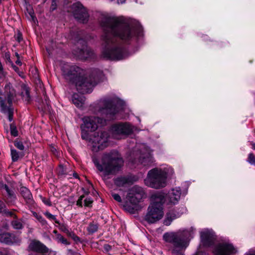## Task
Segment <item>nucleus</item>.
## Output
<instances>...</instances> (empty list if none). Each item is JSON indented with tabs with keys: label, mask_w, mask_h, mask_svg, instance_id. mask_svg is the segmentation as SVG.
Returning a JSON list of instances; mask_svg holds the SVG:
<instances>
[{
	"label": "nucleus",
	"mask_w": 255,
	"mask_h": 255,
	"mask_svg": "<svg viewBox=\"0 0 255 255\" xmlns=\"http://www.w3.org/2000/svg\"><path fill=\"white\" fill-rule=\"evenodd\" d=\"M139 156L137 160L134 159V163L139 162L143 166H148L153 162L151 151L145 144H141L140 146Z\"/></svg>",
	"instance_id": "nucleus-13"
},
{
	"label": "nucleus",
	"mask_w": 255,
	"mask_h": 255,
	"mask_svg": "<svg viewBox=\"0 0 255 255\" xmlns=\"http://www.w3.org/2000/svg\"><path fill=\"white\" fill-rule=\"evenodd\" d=\"M1 188L5 190L6 191L8 196L7 199L8 200V202H11L15 198L13 192L10 190L6 185L2 184L1 186Z\"/></svg>",
	"instance_id": "nucleus-22"
},
{
	"label": "nucleus",
	"mask_w": 255,
	"mask_h": 255,
	"mask_svg": "<svg viewBox=\"0 0 255 255\" xmlns=\"http://www.w3.org/2000/svg\"><path fill=\"white\" fill-rule=\"evenodd\" d=\"M195 229L193 227L181 229L177 232L165 233L163 238L169 244V250L174 255H184L183 251L188 245L189 240L193 238Z\"/></svg>",
	"instance_id": "nucleus-5"
},
{
	"label": "nucleus",
	"mask_w": 255,
	"mask_h": 255,
	"mask_svg": "<svg viewBox=\"0 0 255 255\" xmlns=\"http://www.w3.org/2000/svg\"><path fill=\"white\" fill-rule=\"evenodd\" d=\"M164 199L163 203L168 205H175L177 204L180 199L181 192L180 187L172 189L167 194L164 192Z\"/></svg>",
	"instance_id": "nucleus-14"
},
{
	"label": "nucleus",
	"mask_w": 255,
	"mask_h": 255,
	"mask_svg": "<svg viewBox=\"0 0 255 255\" xmlns=\"http://www.w3.org/2000/svg\"><path fill=\"white\" fill-rule=\"evenodd\" d=\"M98 230V226L96 224L91 223L88 227V231L90 233H94Z\"/></svg>",
	"instance_id": "nucleus-29"
},
{
	"label": "nucleus",
	"mask_w": 255,
	"mask_h": 255,
	"mask_svg": "<svg viewBox=\"0 0 255 255\" xmlns=\"http://www.w3.org/2000/svg\"><path fill=\"white\" fill-rule=\"evenodd\" d=\"M125 103L115 95L107 96L99 101L98 112L106 119L95 116H86L83 118L81 125V137L88 140L91 144L92 150L98 152L108 146V133L106 131L97 132L89 137L88 131H94L98 127L106 124L107 120L116 118V115L124 109Z\"/></svg>",
	"instance_id": "nucleus-2"
},
{
	"label": "nucleus",
	"mask_w": 255,
	"mask_h": 255,
	"mask_svg": "<svg viewBox=\"0 0 255 255\" xmlns=\"http://www.w3.org/2000/svg\"><path fill=\"white\" fill-rule=\"evenodd\" d=\"M67 234L68 236L72 238L75 241L77 242L80 241L79 238L75 235L73 232H68Z\"/></svg>",
	"instance_id": "nucleus-37"
},
{
	"label": "nucleus",
	"mask_w": 255,
	"mask_h": 255,
	"mask_svg": "<svg viewBox=\"0 0 255 255\" xmlns=\"http://www.w3.org/2000/svg\"><path fill=\"white\" fill-rule=\"evenodd\" d=\"M164 194L162 191L153 193L150 197L149 205L145 220L150 223H154L162 218L164 215L163 202Z\"/></svg>",
	"instance_id": "nucleus-6"
},
{
	"label": "nucleus",
	"mask_w": 255,
	"mask_h": 255,
	"mask_svg": "<svg viewBox=\"0 0 255 255\" xmlns=\"http://www.w3.org/2000/svg\"><path fill=\"white\" fill-rule=\"evenodd\" d=\"M93 55V51L87 46L84 47L83 49L79 50V53H77L78 57L82 59L92 58Z\"/></svg>",
	"instance_id": "nucleus-17"
},
{
	"label": "nucleus",
	"mask_w": 255,
	"mask_h": 255,
	"mask_svg": "<svg viewBox=\"0 0 255 255\" xmlns=\"http://www.w3.org/2000/svg\"><path fill=\"white\" fill-rule=\"evenodd\" d=\"M84 206L86 207H91L93 203V200L89 197H87L84 199Z\"/></svg>",
	"instance_id": "nucleus-33"
},
{
	"label": "nucleus",
	"mask_w": 255,
	"mask_h": 255,
	"mask_svg": "<svg viewBox=\"0 0 255 255\" xmlns=\"http://www.w3.org/2000/svg\"><path fill=\"white\" fill-rule=\"evenodd\" d=\"M173 172V169L166 167L163 168H155L149 170L144 180L145 184L151 188L159 189L166 185V179Z\"/></svg>",
	"instance_id": "nucleus-7"
},
{
	"label": "nucleus",
	"mask_w": 255,
	"mask_h": 255,
	"mask_svg": "<svg viewBox=\"0 0 255 255\" xmlns=\"http://www.w3.org/2000/svg\"><path fill=\"white\" fill-rule=\"evenodd\" d=\"M104 249H105L107 251H110V250H111V246H110V245L106 244V245H105L104 246Z\"/></svg>",
	"instance_id": "nucleus-46"
},
{
	"label": "nucleus",
	"mask_w": 255,
	"mask_h": 255,
	"mask_svg": "<svg viewBox=\"0 0 255 255\" xmlns=\"http://www.w3.org/2000/svg\"><path fill=\"white\" fill-rule=\"evenodd\" d=\"M44 215L49 220H53L57 224H59V221L57 220L56 216L48 212H46L44 213Z\"/></svg>",
	"instance_id": "nucleus-30"
},
{
	"label": "nucleus",
	"mask_w": 255,
	"mask_h": 255,
	"mask_svg": "<svg viewBox=\"0 0 255 255\" xmlns=\"http://www.w3.org/2000/svg\"><path fill=\"white\" fill-rule=\"evenodd\" d=\"M200 238L202 243L206 246H211L216 240L214 232L212 230L207 229L200 232Z\"/></svg>",
	"instance_id": "nucleus-15"
},
{
	"label": "nucleus",
	"mask_w": 255,
	"mask_h": 255,
	"mask_svg": "<svg viewBox=\"0 0 255 255\" xmlns=\"http://www.w3.org/2000/svg\"><path fill=\"white\" fill-rule=\"evenodd\" d=\"M4 58L6 61V62L12 64V62L10 59V54L9 52H5L4 54Z\"/></svg>",
	"instance_id": "nucleus-35"
},
{
	"label": "nucleus",
	"mask_w": 255,
	"mask_h": 255,
	"mask_svg": "<svg viewBox=\"0 0 255 255\" xmlns=\"http://www.w3.org/2000/svg\"><path fill=\"white\" fill-rule=\"evenodd\" d=\"M10 237L9 238V240L11 243H10L9 245H18L20 243L21 239L19 236L12 233H10Z\"/></svg>",
	"instance_id": "nucleus-26"
},
{
	"label": "nucleus",
	"mask_w": 255,
	"mask_h": 255,
	"mask_svg": "<svg viewBox=\"0 0 255 255\" xmlns=\"http://www.w3.org/2000/svg\"><path fill=\"white\" fill-rule=\"evenodd\" d=\"M21 96L23 100L26 102H29L30 100L29 90L27 88L24 87L22 88L21 93Z\"/></svg>",
	"instance_id": "nucleus-27"
},
{
	"label": "nucleus",
	"mask_w": 255,
	"mask_h": 255,
	"mask_svg": "<svg viewBox=\"0 0 255 255\" xmlns=\"http://www.w3.org/2000/svg\"><path fill=\"white\" fill-rule=\"evenodd\" d=\"M28 249L38 253H45L48 252L47 248L39 242H32L29 244Z\"/></svg>",
	"instance_id": "nucleus-16"
},
{
	"label": "nucleus",
	"mask_w": 255,
	"mask_h": 255,
	"mask_svg": "<svg viewBox=\"0 0 255 255\" xmlns=\"http://www.w3.org/2000/svg\"><path fill=\"white\" fill-rule=\"evenodd\" d=\"M40 198L42 201L46 205L48 206H51L52 205L51 201L48 198H46L45 197H43L42 196L40 197Z\"/></svg>",
	"instance_id": "nucleus-36"
},
{
	"label": "nucleus",
	"mask_w": 255,
	"mask_h": 255,
	"mask_svg": "<svg viewBox=\"0 0 255 255\" xmlns=\"http://www.w3.org/2000/svg\"><path fill=\"white\" fill-rule=\"evenodd\" d=\"M131 126L128 123H119L114 125L111 129L112 136L114 138L121 139L132 132Z\"/></svg>",
	"instance_id": "nucleus-12"
},
{
	"label": "nucleus",
	"mask_w": 255,
	"mask_h": 255,
	"mask_svg": "<svg viewBox=\"0 0 255 255\" xmlns=\"http://www.w3.org/2000/svg\"><path fill=\"white\" fill-rule=\"evenodd\" d=\"M8 226L7 225H5V226H4V229H8Z\"/></svg>",
	"instance_id": "nucleus-54"
},
{
	"label": "nucleus",
	"mask_w": 255,
	"mask_h": 255,
	"mask_svg": "<svg viewBox=\"0 0 255 255\" xmlns=\"http://www.w3.org/2000/svg\"><path fill=\"white\" fill-rule=\"evenodd\" d=\"M20 192L26 202L31 203L32 202V196L28 189L25 187H21L20 188Z\"/></svg>",
	"instance_id": "nucleus-18"
},
{
	"label": "nucleus",
	"mask_w": 255,
	"mask_h": 255,
	"mask_svg": "<svg viewBox=\"0 0 255 255\" xmlns=\"http://www.w3.org/2000/svg\"><path fill=\"white\" fill-rule=\"evenodd\" d=\"M56 239L58 242L61 243L62 244L64 245L69 244V243L67 241V240L60 234L57 235Z\"/></svg>",
	"instance_id": "nucleus-31"
},
{
	"label": "nucleus",
	"mask_w": 255,
	"mask_h": 255,
	"mask_svg": "<svg viewBox=\"0 0 255 255\" xmlns=\"http://www.w3.org/2000/svg\"><path fill=\"white\" fill-rule=\"evenodd\" d=\"M53 232L55 233V234H56L57 233V231L56 230L54 231Z\"/></svg>",
	"instance_id": "nucleus-58"
},
{
	"label": "nucleus",
	"mask_w": 255,
	"mask_h": 255,
	"mask_svg": "<svg viewBox=\"0 0 255 255\" xmlns=\"http://www.w3.org/2000/svg\"><path fill=\"white\" fill-rule=\"evenodd\" d=\"M62 71L65 78L75 83L77 90L83 94L90 93L98 83V76H91L89 79L83 77V70L75 65L64 64Z\"/></svg>",
	"instance_id": "nucleus-3"
},
{
	"label": "nucleus",
	"mask_w": 255,
	"mask_h": 255,
	"mask_svg": "<svg viewBox=\"0 0 255 255\" xmlns=\"http://www.w3.org/2000/svg\"><path fill=\"white\" fill-rule=\"evenodd\" d=\"M14 145L19 149L22 150L24 148V146L23 145L22 143L21 142H16L14 143Z\"/></svg>",
	"instance_id": "nucleus-39"
},
{
	"label": "nucleus",
	"mask_w": 255,
	"mask_h": 255,
	"mask_svg": "<svg viewBox=\"0 0 255 255\" xmlns=\"http://www.w3.org/2000/svg\"><path fill=\"white\" fill-rule=\"evenodd\" d=\"M10 235L9 233H3L0 234V242L9 245L10 242L9 238Z\"/></svg>",
	"instance_id": "nucleus-25"
},
{
	"label": "nucleus",
	"mask_w": 255,
	"mask_h": 255,
	"mask_svg": "<svg viewBox=\"0 0 255 255\" xmlns=\"http://www.w3.org/2000/svg\"><path fill=\"white\" fill-rule=\"evenodd\" d=\"M112 197H113V198L116 201H117L119 202H121L122 199H121L120 196L119 194L113 193L112 194Z\"/></svg>",
	"instance_id": "nucleus-40"
},
{
	"label": "nucleus",
	"mask_w": 255,
	"mask_h": 255,
	"mask_svg": "<svg viewBox=\"0 0 255 255\" xmlns=\"http://www.w3.org/2000/svg\"><path fill=\"white\" fill-rule=\"evenodd\" d=\"M3 211V207L1 205H0V213L2 212Z\"/></svg>",
	"instance_id": "nucleus-50"
},
{
	"label": "nucleus",
	"mask_w": 255,
	"mask_h": 255,
	"mask_svg": "<svg viewBox=\"0 0 255 255\" xmlns=\"http://www.w3.org/2000/svg\"><path fill=\"white\" fill-rule=\"evenodd\" d=\"M24 154L22 152H18L15 149H11V156L13 162L17 161L19 159L22 158Z\"/></svg>",
	"instance_id": "nucleus-23"
},
{
	"label": "nucleus",
	"mask_w": 255,
	"mask_h": 255,
	"mask_svg": "<svg viewBox=\"0 0 255 255\" xmlns=\"http://www.w3.org/2000/svg\"><path fill=\"white\" fill-rule=\"evenodd\" d=\"M15 96V91L10 83L5 85L4 95L0 90V112L8 116L9 122L13 120L14 109L11 105Z\"/></svg>",
	"instance_id": "nucleus-8"
},
{
	"label": "nucleus",
	"mask_w": 255,
	"mask_h": 255,
	"mask_svg": "<svg viewBox=\"0 0 255 255\" xmlns=\"http://www.w3.org/2000/svg\"><path fill=\"white\" fill-rule=\"evenodd\" d=\"M119 3H123L125 2L126 0H117Z\"/></svg>",
	"instance_id": "nucleus-48"
},
{
	"label": "nucleus",
	"mask_w": 255,
	"mask_h": 255,
	"mask_svg": "<svg viewBox=\"0 0 255 255\" xmlns=\"http://www.w3.org/2000/svg\"><path fill=\"white\" fill-rule=\"evenodd\" d=\"M67 11L71 12L75 18L80 22L86 23L88 21L89 15L87 10L79 2L74 3Z\"/></svg>",
	"instance_id": "nucleus-10"
},
{
	"label": "nucleus",
	"mask_w": 255,
	"mask_h": 255,
	"mask_svg": "<svg viewBox=\"0 0 255 255\" xmlns=\"http://www.w3.org/2000/svg\"><path fill=\"white\" fill-rule=\"evenodd\" d=\"M252 148H253L254 149H255V143H253V144H252Z\"/></svg>",
	"instance_id": "nucleus-53"
},
{
	"label": "nucleus",
	"mask_w": 255,
	"mask_h": 255,
	"mask_svg": "<svg viewBox=\"0 0 255 255\" xmlns=\"http://www.w3.org/2000/svg\"><path fill=\"white\" fill-rule=\"evenodd\" d=\"M93 161L104 180L108 179L109 175L118 173L124 163L121 154L115 150L104 153L100 159H94Z\"/></svg>",
	"instance_id": "nucleus-4"
},
{
	"label": "nucleus",
	"mask_w": 255,
	"mask_h": 255,
	"mask_svg": "<svg viewBox=\"0 0 255 255\" xmlns=\"http://www.w3.org/2000/svg\"><path fill=\"white\" fill-rule=\"evenodd\" d=\"M84 198V195L81 196L78 199L77 202V205L82 207V203H83V200Z\"/></svg>",
	"instance_id": "nucleus-42"
},
{
	"label": "nucleus",
	"mask_w": 255,
	"mask_h": 255,
	"mask_svg": "<svg viewBox=\"0 0 255 255\" xmlns=\"http://www.w3.org/2000/svg\"><path fill=\"white\" fill-rule=\"evenodd\" d=\"M11 225L14 229L20 230L23 228V221L21 219L14 218L11 222Z\"/></svg>",
	"instance_id": "nucleus-21"
},
{
	"label": "nucleus",
	"mask_w": 255,
	"mask_h": 255,
	"mask_svg": "<svg viewBox=\"0 0 255 255\" xmlns=\"http://www.w3.org/2000/svg\"><path fill=\"white\" fill-rule=\"evenodd\" d=\"M4 214L7 216L12 217L13 218H16L17 216L16 215L12 212L9 211L8 210H4Z\"/></svg>",
	"instance_id": "nucleus-38"
},
{
	"label": "nucleus",
	"mask_w": 255,
	"mask_h": 255,
	"mask_svg": "<svg viewBox=\"0 0 255 255\" xmlns=\"http://www.w3.org/2000/svg\"><path fill=\"white\" fill-rule=\"evenodd\" d=\"M15 39L16 40L18 41V42H20L22 39V34L21 33H20L19 32H18L17 34L15 36Z\"/></svg>",
	"instance_id": "nucleus-43"
},
{
	"label": "nucleus",
	"mask_w": 255,
	"mask_h": 255,
	"mask_svg": "<svg viewBox=\"0 0 255 255\" xmlns=\"http://www.w3.org/2000/svg\"><path fill=\"white\" fill-rule=\"evenodd\" d=\"M58 172L59 174H61V175H64L66 173V171H65V168L63 165H61L59 166L58 169Z\"/></svg>",
	"instance_id": "nucleus-41"
},
{
	"label": "nucleus",
	"mask_w": 255,
	"mask_h": 255,
	"mask_svg": "<svg viewBox=\"0 0 255 255\" xmlns=\"http://www.w3.org/2000/svg\"><path fill=\"white\" fill-rule=\"evenodd\" d=\"M248 161L251 164L255 165V157L253 154L250 153L249 155Z\"/></svg>",
	"instance_id": "nucleus-34"
},
{
	"label": "nucleus",
	"mask_w": 255,
	"mask_h": 255,
	"mask_svg": "<svg viewBox=\"0 0 255 255\" xmlns=\"http://www.w3.org/2000/svg\"><path fill=\"white\" fill-rule=\"evenodd\" d=\"M15 63L20 66L22 65V63L20 60V58L17 59V60L15 61Z\"/></svg>",
	"instance_id": "nucleus-47"
},
{
	"label": "nucleus",
	"mask_w": 255,
	"mask_h": 255,
	"mask_svg": "<svg viewBox=\"0 0 255 255\" xmlns=\"http://www.w3.org/2000/svg\"><path fill=\"white\" fill-rule=\"evenodd\" d=\"M15 55L17 57V59H19L20 58L19 55L18 54L17 52H15Z\"/></svg>",
	"instance_id": "nucleus-49"
},
{
	"label": "nucleus",
	"mask_w": 255,
	"mask_h": 255,
	"mask_svg": "<svg viewBox=\"0 0 255 255\" xmlns=\"http://www.w3.org/2000/svg\"><path fill=\"white\" fill-rule=\"evenodd\" d=\"M73 176L75 178H78V174L76 173H73Z\"/></svg>",
	"instance_id": "nucleus-51"
},
{
	"label": "nucleus",
	"mask_w": 255,
	"mask_h": 255,
	"mask_svg": "<svg viewBox=\"0 0 255 255\" xmlns=\"http://www.w3.org/2000/svg\"><path fill=\"white\" fill-rule=\"evenodd\" d=\"M46 50H47V51L48 53H49V49H48V48H46Z\"/></svg>",
	"instance_id": "nucleus-57"
},
{
	"label": "nucleus",
	"mask_w": 255,
	"mask_h": 255,
	"mask_svg": "<svg viewBox=\"0 0 255 255\" xmlns=\"http://www.w3.org/2000/svg\"><path fill=\"white\" fill-rule=\"evenodd\" d=\"M72 101L73 103L77 107L81 108L82 107L85 101L84 97L78 94H74L72 96Z\"/></svg>",
	"instance_id": "nucleus-19"
},
{
	"label": "nucleus",
	"mask_w": 255,
	"mask_h": 255,
	"mask_svg": "<svg viewBox=\"0 0 255 255\" xmlns=\"http://www.w3.org/2000/svg\"><path fill=\"white\" fill-rule=\"evenodd\" d=\"M51 8L52 9V10H54V9H55V7H52Z\"/></svg>",
	"instance_id": "nucleus-59"
},
{
	"label": "nucleus",
	"mask_w": 255,
	"mask_h": 255,
	"mask_svg": "<svg viewBox=\"0 0 255 255\" xmlns=\"http://www.w3.org/2000/svg\"><path fill=\"white\" fill-rule=\"evenodd\" d=\"M10 128L11 134L14 136H17L18 132L15 126L13 124H11L10 126Z\"/></svg>",
	"instance_id": "nucleus-32"
},
{
	"label": "nucleus",
	"mask_w": 255,
	"mask_h": 255,
	"mask_svg": "<svg viewBox=\"0 0 255 255\" xmlns=\"http://www.w3.org/2000/svg\"><path fill=\"white\" fill-rule=\"evenodd\" d=\"M142 189L138 186H133L128 192L123 207L125 210L134 213L137 209V205L142 198L143 195Z\"/></svg>",
	"instance_id": "nucleus-9"
},
{
	"label": "nucleus",
	"mask_w": 255,
	"mask_h": 255,
	"mask_svg": "<svg viewBox=\"0 0 255 255\" xmlns=\"http://www.w3.org/2000/svg\"><path fill=\"white\" fill-rule=\"evenodd\" d=\"M33 215L36 218V219L41 223L42 226L47 225V221L41 216L38 215L36 212H33Z\"/></svg>",
	"instance_id": "nucleus-28"
},
{
	"label": "nucleus",
	"mask_w": 255,
	"mask_h": 255,
	"mask_svg": "<svg viewBox=\"0 0 255 255\" xmlns=\"http://www.w3.org/2000/svg\"><path fill=\"white\" fill-rule=\"evenodd\" d=\"M2 71V66L1 65V63H0V73Z\"/></svg>",
	"instance_id": "nucleus-52"
},
{
	"label": "nucleus",
	"mask_w": 255,
	"mask_h": 255,
	"mask_svg": "<svg viewBox=\"0 0 255 255\" xmlns=\"http://www.w3.org/2000/svg\"><path fill=\"white\" fill-rule=\"evenodd\" d=\"M180 214L179 213L176 214L174 212H169L167 213L166 218L163 221V224L166 226H169L174 219L180 217Z\"/></svg>",
	"instance_id": "nucleus-20"
},
{
	"label": "nucleus",
	"mask_w": 255,
	"mask_h": 255,
	"mask_svg": "<svg viewBox=\"0 0 255 255\" xmlns=\"http://www.w3.org/2000/svg\"><path fill=\"white\" fill-rule=\"evenodd\" d=\"M0 255H5V254L3 253L2 252H0Z\"/></svg>",
	"instance_id": "nucleus-55"
},
{
	"label": "nucleus",
	"mask_w": 255,
	"mask_h": 255,
	"mask_svg": "<svg viewBox=\"0 0 255 255\" xmlns=\"http://www.w3.org/2000/svg\"><path fill=\"white\" fill-rule=\"evenodd\" d=\"M245 255H255V250H251L249 251Z\"/></svg>",
	"instance_id": "nucleus-44"
},
{
	"label": "nucleus",
	"mask_w": 255,
	"mask_h": 255,
	"mask_svg": "<svg viewBox=\"0 0 255 255\" xmlns=\"http://www.w3.org/2000/svg\"><path fill=\"white\" fill-rule=\"evenodd\" d=\"M128 182V178L123 176L117 177L114 180L115 184L119 187L124 186Z\"/></svg>",
	"instance_id": "nucleus-24"
},
{
	"label": "nucleus",
	"mask_w": 255,
	"mask_h": 255,
	"mask_svg": "<svg viewBox=\"0 0 255 255\" xmlns=\"http://www.w3.org/2000/svg\"><path fill=\"white\" fill-rule=\"evenodd\" d=\"M4 0H0V4L3 1H4Z\"/></svg>",
	"instance_id": "nucleus-56"
},
{
	"label": "nucleus",
	"mask_w": 255,
	"mask_h": 255,
	"mask_svg": "<svg viewBox=\"0 0 255 255\" xmlns=\"http://www.w3.org/2000/svg\"><path fill=\"white\" fill-rule=\"evenodd\" d=\"M51 150L54 154H55L56 156H58V152H57L56 149L54 147H53V146L51 147Z\"/></svg>",
	"instance_id": "nucleus-45"
},
{
	"label": "nucleus",
	"mask_w": 255,
	"mask_h": 255,
	"mask_svg": "<svg viewBox=\"0 0 255 255\" xmlns=\"http://www.w3.org/2000/svg\"><path fill=\"white\" fill-rule=\"evenodd\" d=\"M100 25L103 33L102 56L110 60H121L128 56L123 46L117 41V37L128 42L136 40L143 35V30L138 23L129 21L123 16L101 15Z\"/></svg>",
	"instance_id": "nucleus-1"
},
{
	"label": "nucleus",
	"mask_w": 255,
	"mask_h": 255,
	"mask_svg": "<svg viewBox=\"0 0 255 255\" xmlns=\"http://www.w3.org/2000/svg\"><path fill=\"white\" fill-rule=\"evenodd\" d=\"M237 252V249L229 241L218 243L213 250L214 255H235Z\"/></svg>",
	"instance_id": "nucleus-11"
}]
</instances>
